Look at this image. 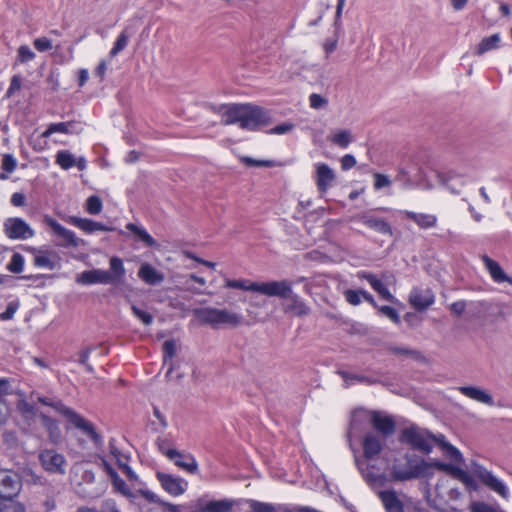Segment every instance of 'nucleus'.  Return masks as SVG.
<instances>
[{
	"instance_id": "obj_1",
	"label": "nucleus",
	"mask_w": 512,
	"mask_h": 512,
	"mask_svg": "<svg viewBox=\"0 0 512 512\" xmlns=\"http://www.w3.org/2000/svg\"><path fill=\"white\" fill-rule=\"evenodd\" d=\"M37 401L42 405L51 407L57 413L66 419V429H77L82 435L86 436L95 447L103 445V437L97 431L95 425L84 418L73 408L66 406L61 400L52 399L46 396H38Z\"/></svg>"
},
{
	"instance_id": "obj_2",
	"label": "nucleus",
	"mask_w": 512,
	"mask_h": 512,
	"mask_svg": "<svg viewBox=\"0 0 512 512\" xmlns=\"http://www.w3.org/2000/svg\"><path fill=\"white\" fill-rule=\"evenodd\" d=\"M367 424H370L383 439L392 436L396 431V423L392 416L382 411L358 408L352 413L348 437L351 438L361 432Z\"/></svg>"
},
{
	"instance_id": "obj_3",
	"label": "nucleus",
	"mask_w": 512,
	"mask_h": 512,
	"mask_svg": "<svg viewBox=\"0 0 512 512\" xmlns=\"http://www.w3.org/2000/svg\"><path fill=\"white\" fill-rule=\"evenodd\" d=\"M110 269H91L85 270L78 274L76 282L80 285H93V284H119L122 283L126 270L121 258L113 256L109 261Z\"/></svg>"
},
{
	"instance_id": "obj_4",
	"label": "nucleus",
	"mask_w": 512,
	"mask_h": 512,
	"mask_svg": "<svg viewBox=\"0 0 512 512\" xmlns=\"http://www.w3.org/2000/svg\"><path fill=\"white\" fill-rule=\"evenodd\" d=\"M194 316L201 325H207L213 329L237 327L242 319L238 313L213 307L195 309Z\"/></svg>"
},
{
	"instance_id": "obj_5",
	"label": "nucleus",
	"mask_w": 512,
	"mask_h": 512,
	"mask_svg": "<svg viewBox=\"0 0 512 512\" xmlns=\"http://www.w3.org/2000/svg\"><path fill=\"white\" fill-rule=\"evenodd\" d=\"M404 464H393L391 476L394 481H407L432 477L431 465L417 455L406 454Z\"/></svg>"
},
{
	"instance_id": "obj_6",
	"label": "nucleus",
	"mask_w": 512,
	"mask_h": 512,
	"mask_svg": "<svg viewBox=\"0 0 512 512\" xmlns=\"http://www.w3.org/2000/svg\"><path fill=\"white\" fill-rule=\"evenodd\" d=\"M399 441L410 445L414 450L429 454L434 443L438 441V437L416 425H411L402 430Z\"/></svg>"
},
{
	"instance_id": "obj_7",
	"label": "nucleus",
	"mask_w": 512,
	"mask_h": 512,
	"mask_svg": "<svg viewBox=\"0 0 512 512\" xmlns=\"http://www.w3.org/2000/svg\"><path fill=\"white\" fill-rule=\"evenodd\" d=\"M270 123L271 116L268 110L258 105L245 104L241 129L257 131Z\"/></svg>"
},
{
	"instance_id": "obj_8",
	"label": "nucleus",
	"mask_w": 512,
	"mask_h": 512,
	"mask_svg": "<svg viewBox=\"0 0 512 512\" xmlns=\"http://www.w3.org/2000/svg\"><path fill=\"white\" fill-rule=\"evenodd\" d=\"M471 472L473 476H475L484 486L490 490L496 492L505 499L509 497V490L506 485L483 465L473 461L471 463Z\"/></svg>"
},
{
	"instance_id": "obj_9",
	"label": "nucleus",
	"mask_w": 512,
	"mask_h": 512,
	"mask_svg": "<svg viewBox=\"0 0 512 512\" xmlns=\"http://www.w3.org/2000/svg\"><path fill=\"white\" fill-rule=\"evenodd\" d=\"M431 465L432 476L434 475V470L438 469L440 471L446 472L451 475L453 478L461 481L467 490L474 492L478 491L479 485L472 475L467 473L465 470L460 468L457 465L451 463H444L440 461L428 462Z\"/></svg>"
},
{
	"instance_id": "obj_10",
	"label": "nucleus",
	"mask_w": 512,
	"mask_h": 512,
	"mask_svg": "<svg viewBox=\"0 0 512 512\" xmlns=\"http://www.w3.org/2000/svg\"><path fill=\"white\" fill-rule=\"evenodd\" d=\"M3 229L5 235L13 240H26L35 235L30 225L19 217H10L4 221Z\"/></svg>"
},
{
	"instance_id": "obj_11",
	"label": "nucleus",
	"mask_w": 512,
	"mask_h": 512,
	"mask_svg": "<svg viewBox=\"0 0 512 512\" xmlns=\"http://www.w3.org/2000/svg\"><path fill=\"white\" fill-rule=\"evenodd\" d=\"M293 282L289 280L258 282L255 287L258 293L268 297L287 299L291 296Z\"/></svg>"
},
{
	"instance_id": "obj_12",
	"label": "nucleus",
	"mask_w": 512,
	"mask_h": 512,
	"mask_svg": "<svg viewBox=\"0 0 512 512\" xmlns=\"http://www.w3.org/2000/svg\"><path fill=\"white\" fill-rule=\"evenodd\" d=\"M21 488V478L17 473L0 469V497L17 496Z\"/></svg>"
},
{
	"instance_id": "obj_13",
	"label": "nucleus",
	"mask_w": 512,
	"mask_h": 512,
	"mask_svg": "<svg viewBox=\"0 0 512 512\" xmlns=\"http://www.w3.org/2000/svg\"><path fill=\"white\" fill-rule=\"evenodd\" d=\"M39 460L46 471L64 474L66 459L65 457L53 449L43 450L39 454Z\"/></svg>"
},
{
	"instance_id": "obj_14",
	"label": "nucleus",
	"mask_w": 512,
	"mask_h": 512,
	"mask_svg": "<svg viewBox=\"0 0 512 512\" xmlns=\"http://www.w3.org/2000/svg\"><path fill=\"white\" fill-rule=\"evenodd\" d=\"M156 478L160 482L162 488L172 496L182 495L186 490L187 482H185L181 477L164 472H157Z\"/></svg>"
},
{
	"instance_id": "obj_15",
	"label": "nucleus",
	"mask_w": 512,
	"mask_h": 512,
	"mask_svg": "<svg viewBox=\"0 0 512 512\" xmlns=\"http://www.w3.org/2000/svg\"><path fill=\"white\" fill-rule=\"evenodd\" d=\"M47 225L53 230V232L62 239L58 245L61 247H78L80 244V239L76 237V234L59 222H57L53 218H46Z\"/></svg>"
},
{
	"instance_id": "obj_16",
	"label": "nucleus",
	"mask_w": 512,
	"mask_h": 512,
	"mask_svg": "<svg viewBox=\"0 0 512 512\" xmlns=\"http://www.w3.org/2000/svg\"><path fill=\"white\" fill-rule=\"evenodd\" d=\"M358 220L366 227L382 234V235H393V229L390 223L385 219L377 217L370 212H365L359 215Z\"/></svg>"
},
{
	"instance_id": "obj_17",
	"label": "nucleus",
	"mask_w": 512,
	"mask_h": 512,
	"mask_svg": "<svg viewBox=\"0 0 512 512\" xmlns=\"http://www.w3.org/2000/svg\"><path fill=\"white\" fill-rule=\"evenodd\" d=\"M39 419L42 427L47 433L48 440L55 445L61 443L63 435L59 422L45 413H40Z\"/></svg>"
},
{
	"instance_id": "obj_18",
	"label": "nucleus",
	"mask_w": 512,
	"mask_h": 512,
	"mask_svg": "<svg viewBox=\"0 0 512 512\" xmlns=\"http://www.w3.org/2000/svg\"><path fill=\"white\" fill-rule=\"evenodd\" d=\"M334 171L325 163H318L316 165V185L321 194L327 192L329 187L335 180Z\"/></svg>"
},
{
	"instance_id": "obj_19",
	"label": "nucleus",
	"mask_w": 512,
	"mask_h": 512,
	"mask_svg": "<svg viewBox=\"0 0 512 512\" xmlns=\"http://www.w3.org/2000/svg\"><path fill=\"white\" fill-rule=\"evenodd\" d=\"M457 389L462 395L478 403L485 404L487 406H494L495 404L492 395L480 387L460 386Z\"/></svg>"
},
{
	"instance_id": "obj_20",
	"label": "nucleus",
	"mask_w": 512,
	"mask_h": 512,
	"mask_svg": "<svg viewBox=\"0 0 512 512\" xmlns=\"http://www.w3.org/2000/svg\"><path fill=\"white\" fill-rule=\"evenodd\" d=\"M409 301L416 310L423 311L434 303V294L430 289L415 288L409 296Z\"/></svg>"
},
{
	"instance_id": "obj_21",
	"label": "nucleus",
	"mask_w": 512,
	"mask_h": 512,
	"mask_svg": "<svg viewBox=\"0 0 512 512\" xmlns=\"http://www.w3.org/2000/svg\"><path fill=\"white\" fill-rule=\"evenodd\" d=\"M83 131V127L80 122L77 121H67V122H58L51 123L47 129L43 132V137H49L53 133H63V134H80Z\"/></svg>"
},
{
	"instance_id": "obj_22",
	"label": "nucleus",
	"mask_w": 512,
	"mask_h": 512,
	"mask_svg": "<svg viewBox=\"0 0 512 512\" xmlns=\"http://www.w3.org/2000/svg\"><path fill=\"white\" fill-rule=\"evenodd\" d=\"M362 446L365 458L373 459L378 456L383 449L381 436L367 432L363 437Z\"/></svg>"
},
{
	"instance_id": "obj_23",
	"label": "nucleus",
	"mask_w": 512,
	"mask_h": 512,
	"mask_svg": "<svg viewBox=\"0 0 512 512\" xmlns=\"http://www.w3.org/2000/svg\"><path fill=\"white\" fill-rule=\"evenodd\" d=\"M378 496L386 512H404V504L393 489L382 490Z\"/></svg>"
},
{
	"instance_id": "obj_24",
	"label": "nucleus",
	"mask_w": 512,
	"mask_h": 512,
	"mask_svg": "<svg viewBox=\"0 0 512 512\" xmlns=\"http://www.w3.org/2000/svg\"><path fill=\"white\" fill-rule=\"evenodd\" d=\"M138 277L146 284L155 286L161 284L165 276L149 263L141 264L138 270Z\"/></svg>"
},
{
	"instance_id": "obj_25",
	"label": "nucleus",
	"mask_w": 512,
	"mask_h": 512,
	"mask_svg": "<svg viewBox=\"0 0 512 512\" xmlns=\"http://www.w3.org/2000/svg\"><path fill=\"white\" fill-rule=\"evenodd\" d=\"M70 223L89 234L94 233L95 231L116 230L114 227L107 226L101 222H97L88 218L71 217Z\"/></svg>"
},
{
	"instance_id": "obj_26",
	"label": "nucleus",
	"mask_w": 512,
	"mask_h": 512,
	"mask_svg": "<svg viewBox=\"0 0 512 512\" xmlns=\"http://www.w3.org/2000/svg\"><path fill=\"white\" fill-rule=\"evenodd\" d=\"M172 461L178 468L190 473L197 474L198 473V463L195 457L190 453H184L178 451V456L173 459H169Z\"/></svg>"
},
{
	"instance_id": "obj_27",
	"label": "nucleus",
	"mask_w": 512,
	"mask_h": 512,
	"mask_svg": "<svg viewBox=\"0 0 512 512\" xmlns=\"http://www.w3.org/2000/svg\"><path fill=\"white\" fill-rule=\"evenodd\" d=\"M244 107L245 104H227L225 114L223 119L221 120V123L223 125H232L238 123L239 127L241 128Z\"/></svg>"
},
{
	"instance_id": "obj_28",
	"label": "nucleus",
	"mask_w": 512,
	"mask_h": 512,
	"mask_svg": "<svg viewBox=\"0 0 512 512\" xmlns=\"http://www.w3.org/2000/svg\"><path fill=\"white\" fill-rule=\"evenodd\" d=\"M486 269L489 271L492 279L495 282L502 283L510 281L509 277L505 274L498 262L494 261L487 255L481 257Z\"/></svg>"
},
{
	"instance_id": "obj_29",
	"label": "nucleus",
	"mask_w": 512,
	"mask_h": 512,
	"mask_svg": "<svg viewBox=\"0 0 512 512\" xmlns=\"http://www.w3.org/2000/svg\"><path fill=\"white\" fill-rule=\"evenodd\" d=\"M405 215L409 220L415 222L422 229H429L435 227L437 224V217L433 214L406 211Z\"/></svg>"
},
{
	"instance_id": "obj_30",
	"label": "nucleus",
	"mask_w": 512,
	"mask_h": 512,
	"mask_svg": "<svg viewBox=\"0 0 512 512\" xmlns=\"http://www.w3.org/2000/svg\"><path fill=\"white\" fill-rule=\"evenodd\" d=\"M126 229L134 235L135 240L143 242L146 247L152 248L157 245L155 239L143 227L134 223H128Z\"/></svg>"
},
{
	"instance_id": "obj_31",
	"label": "nucleus",
	"mask_w": 512,
	"mask_h": 512,
	"mask_svg": "<svg viewBox=\"0 0 512 512\" xmlns=\"http://www.w3.org/2000/svg\"><path fill=\"white\" fill-rule=\"evenodd\" d=\"M29 251L35 255L34 265L36 267L48 268L50 270H53L56 267V262L49 257V251L37 249L35 247H30Z\"/></svg>"
},
{
	"instance_id": "obj_32",
	"label": "nucleus",
	"mask_w": 512,
	"mask_h": 512,
	"mask_svg": "<svg viewBox=\"0 0 512 512\" xmlns=\"http://www.w3.org/2000/svg\"><path fill=\"white\" fill-rule=\"evenodd\" d=\"M235 504V500L228 498L207 501L206 512H231Z\"/></svg>"
},
{
	"instance_id": "obj_33",
	"label": "nucleus",
	"mask_w": 512,
	"mask_h": 512,
	"mask_svg": "<svg viewBox=\"0 0 512 512\" xmlns=\"http://www.w3.org/2000/svg\"><path fill=\"white\" fill-rule=\"evenodd\" d=\"M17 408L29 426H31L35 418H39V414L41 413L33 404L25 400L19 401Z\"/></svg>"
},
{
	"instance_id": "obj_34",
	"label": "nucleus",
	"mask_w": 512,
	"mask_h": 512,
	"mask_svg": "<svg viewBox=\"0 0 512 512\" xmlns=\"http://www.w3.org/2000/svg\"><path fill=\"white\" fill-rule=\"evenodd\" d=\"M500 42H501V37H500L499 33L493 34L488 37H484L478 44L475 54L478 56H481L488 51L496 49L499 47Z\"/></svg>"
},
{
	"instance_id": "obj_35",
	"label": "nucleus",
	"mask_w": 512,
	"mask_h": 512,
	"mask_svg": "<svg viewBox=\"0 0 512 512\" xmlns=\"http://www.w3.org/2000/svg\"><path fill=\"white\" fill-rule=\"evenodd\" d=\"M287 299L291 301V304L287 306L286 311H291L298 316H305L310 313V308L293 291L291 292V296H288Z\"/></svg>"
},
{
	"instance_id": "obj_36",
	"label": "nucleus",
	"mask_w": 512,
	"mask_h": 512,
	"mask_svg": "<svg viewBox=\"0 0 512 512\" xmlns=\"http://www.w3.org/2000/svg\"><path fill=\"white\" fill-rule=\"evenodd\" d=\"M15 497H0V512H26L25 506L15 500Z\"/></svg>"
},
{
	"instance_id": "obj_37",
	"label": "nucleus",
	"mask_w": 512,
	"mask_h": 512,
	"mask_svg": "<svg viewBox=\"0 0 512 512\" xmlns=\"http://www.w3.org/2000/svg\"><path fill=\"white\" fill-rule=\"evenodd\" d=\"M258 286V282H252L247 279H226L224 287L231 289H240L243 291L257 292L255 287Z\"/></svg>"
},
{
	"instance_id": "obj_38",
	"label": "nucleus",
	"mask_w": 512,
	"mask_h": 512,
	"mask_svg": "<svg viewBox=\"0 0 512 512\" xmlns=\"http://www.w3.org/2000/svg\"><path fill=\"white\" fill-rule=\"evenodd\" d=\"M159 452L168 459H173L178 456V450L171 447V441L166 436H161L155 442Z\"/></svg>"
},
{
	"instance_id": "obj_39",
	"label": "nucleus",
	"mask_w": 512,
	"mask_h": 512,
	"mask_svg": "<svg viewBox=\"0 0 512 512\" xmlns=\"http://www.w3.org/2000/svg\"><path fill=\"white\" fill-rule=\"evenodd\" d=\"M437 442L444 450L446 456L449 457L451 460H453L456 463H461L463 461V457L460 451L456 447L445 441V437L443 435H440V438H438Z\"/></svg>"
},
{
	"instance_id": "obj_40",
	"label": "nucleus",
	"mask_w": 512,
	"mask_h": 512,
	"mask_svg": "<svg viewBox=\"0 0 512 512\" xmlns=\"http://www.w3.org/2000/svg\"><path fill=\"white\" fill-rule=\"evenodd\" d=\"M55 163L64 170H69L75 166V157L68 150H59L55 156Z\"/></svg>"
},
{
	"instance_id": "obj_41",
	"label": "nucleus",
	"mask_w": 512,
	"mask_h": 512,
	"mask_svg": "<svg viewBox=\"0 0 512 512\" xmlns=\"http://www.w3.org/2000/svg\"><path fill=\"white\" fill-rule=\"evenodd\" d=\"M25 259L22 254L14 253L10 262L7 264L6 269L14 274L21 273L24 269Z\"/></svg>"
},
{
	"instance_id": "obj_42",
	"label": "nucleus",
	"mask_w": 512,
	"mask_h": 512,
	"mask_svg": "<svg viewBox=\"0 0 512 512\" xmlns=\"http://www.w3.org/2000/svg\"><path fill=\"white\" fill-rule=\"evenodd\" d=\"M351 140L352 136L349 130H340L331 137V142L341 148H347Z\"/></svg>"
},
{
	"instance_id": "obj_43",
	"label": "nucleus",
	"mask_w": 512,
	"mask_h": 512,
	"mask_svg": "<svg viewBox=\"0 0 512 512\" xmlns=\"http://www.w3.org/2000/svg\"><path fill=\"white\" fill-rule=\"evenodd\" d=\"M129 40V35L126 30H123L117 37L112 49L110 50L109 55L111 57H115L117 54H119L121 51H123Z\"/></svg>"
},
{
	"instance_id": "obj_44",
	"label": "nucleus",
	"mask_w": 512,
	"mask_h": 512,
	"mask_svg": "<svg viewBox=\"0 0 512 512\" xmlns=\"http://www.w3.org/2000/svg\"><path fill=\"white\" fill-rule=\"evenodd\" d=\"M103 209L102 200L97 195H91L86 200V211L91 215H98Z\"/></svg>"
},
{
	"instance_id": "obj_45",
	"label": "nucleus",
	"mask_w": 512,
	"mask_h": 512,
	"mask_svg": "<svg viewBox=\"0 0 512 512\" xmlns=\"http://www.w3.org/2000/svg\"><path fill=\"white\" fill-rule=\"evenodd\" d=\"M372 288L384 300H386V301H388L390 303H395L396 302V298L391 294L389 289L384 285V283L380 279H377L376 282L373 283Z\"/></svg>"
},
{
	"instance_id": "obj_46",
	"label": "nucleus",
	"mask_w": 512,
	"mask_h": 512,
	"mask_svg": "<svg viewBox=\"0 0 512 512\" xmlns=\"http://www.w3.org/2000/svg\"><path fill=\"white\" fill-rule=\"evenodd\" d=\"M251 512H276V508L271 503L260 502L257 500H249Z\"/></svg>"
},
{
	"instance_id": "obj_47",
	"label": "nucleus",
	"mask_w": 512,
	"mask_h": 512,
	"mask_svg": "<svg viewBox=\"0 0 512 512\" xmlns=\"http://www.w3.org/2000/svg\"><path fill=\"white\" fill-rule=\"evenodd\" d=\"M469 509L470 512H506L498 507H493L481 501L472 502Z\"/></svg>"
},
{
	"instance_id": "obj_48",
	"label": "nucleus",
	"mask_w": 512,
	"mask_h": 512,
	"mask_svg": "<svg viewBox=\"0 0 512 512\" xmlns=\"http://www.w3.org/2000/svg\"><path fill=\"white\" fill-rule=\"evenodd\" d=\"M241 162L247 167H273L274 162L271 160H257L252 157L243 156Z\"/></svg>"
},
{
	"instance_id": "obj_49",
	"label": "nucleus",
	"mask_w": 512,
	"mask_h": 512,
	"mask_svg": "<svg viewBox=\"0 0 512 512\" xmlns=\"http://www.w3.org/2000/svg\"><path fill=\"white\" fill-rule=\"evenodd\" d=\"M376 309L379 311L381 315L388 317L395 324H399L401 322L400 316L395 308L387 305H378V308Z\"/></svg>"
},
{
	"instance_id": "obj_50",
	"label": "nucleus",
	"mask_w": 512,
	"mask_h": 512,
	"mask_svg": "<svg viewBox=\"0 0 512 512\" xmlns=\"http://www.w3.org/2000/svg\"><path fill=\"white\" fill-rule=\"evenodd\" d=\"M35 58V53L27 45H21L17 51V61L27 63Z\"/></svg>"
},
{
	"instance_id": "obj_51",
	"label": "nucleus",
	"mask_w": 512,
	"mask_h": 512,
	"mask_svg": "<svg viewBox=\"0 0 512 512\" xmlns=\"http://www.w3.org/2000/svg\"><path fill=\"white\" fill-rule=\"evenodd\" d=\"M17 167V160L12 154H4L2 157L1 168L6 173H12Z\"/></svg>"
},
{
	"instance_id": "obj_52",
	"label": "nucleus",
	"mask_w": 512,
	"mask_h": 512,
	"mask_svg": "<svg viewBox=\"0 0 512 512\" xmlns=\"http://www.w3.org/2000/svg\"><path fill=\"white\" fill-rule=\"evenodd\" d=\"M338 374L343 378V380L346 383H348L349 381L366 382L368 384L375 383V380H372L369 377L358 375V374H352L347 371H339Z\"/></svg>"
},
{
	"instance_id": "obj_53",
	"label": "nucleus",
	"mask_w": 512,
	"mask_h": 512,
	"mask_svg": "<svg viewBox=\"0 0 512 512\" xmlns=\"http://www.w3.org/2000/svg\"><path fill=\"white\" fill-rule=\"evenodd\" d=\"M361 293L362 289H347L344 291V298L350 305L357 306L361 303Z\"/></svg>"
},
{
	"instance_id": "obj_54",
	"label": "nucleus",
	"mask_w": 512,
	"mask_h": 512,
	"mask_svg": "<svg viewBox=\"0 0 512 512\" xmlns=\"http://www.w3.org/2000/svg\"><path fill=\"white\" fill-rule=\"evenodd\" d=\"M345 5V0H337V6H336V12H335V19H334V28H335V36H338L341 25H342V11Z\"/></svg>"
},
{
	"instance_id": "obj_55",
	"label": "nucleus",
	"mask_w": 512,
	"mask_h": 512,
	"mask_svg": "<svg viewBox=\"0 0 512 512\" xmlns=\"http://www.w3.org/2000/svg\"><path fill=\"white\" fill-rule=\"evenodd\" d=\"M131 309L133 314L145 325H149L153 322V316L149 312L137 307L136 305H132Z\"/></svg>"
},
{
	"instance_id": "obj_56",
	"label": "nucleus",
	"mask_w": 512,
	"mask_h": 512,
	"mask_svg": "<svg viewBox=\"0 0 512 512\" xmlns=\"http://www.w3.org/2000/svg\"><path fill=\"white\" fill-rule=\"evenodd\" d=\"M33 45L39 52H45L52 49V41L46 37H40L34 40Z\"/></svg>"
},
{
	"instance_id": "obj_57",
	"label": "nucleus",
	"mask_w": 512,
	"mask_h": 512,
	"mask_svg": "<svg viewBox=\"0 0 512 512\" xmlns=\"http://www.w3.org/2000/svg\"><path fill=\"white\" fill-rule=\"evenodd\" d=\"M22 86V78L20 75H14L11 78L9 88L7 89L6 95L11 97L16 91H19Z\"/></svg>"
},
{
	"instance_id": "obj_58",
	"label": "nucleus",
	"mask_w": 512,
	"mask_h": 512,
	"mask_svg": "<svg viewBox=\"0 0 512 512\" xmlns=\"http://www.w3.org/2000/svg\"><path fill=\"white\" fill-rule=\"evenodd\" d=\"M310 106L314 109H320L324 107L328 101L320 94L313 93L309 96Z\"/></svg>"
},
{
	"instance_id": "obj_59",
	"label": "nucleus",
	"mask_w": 512,
	"mask_h": 512,
	"mask_svg": "<svg viewBox=\"0 0 512 512\" xmlns=\"http://www.w3.org/2000/svg\"><path fill=\"white\" fill-rule=\"evenodd\" d=\"M112 483H113L114 488L117 491L121 492L123 495H126V496L130 495V490H129L128 485L119 475H117L115 478L112 479Z\"/></svg>"
},
{
	"instance_id": "obj_60",
	"label": "nucleus",
	"mask_w": 512,
	"mask_h": 512,
	"mask_svg": "<svg viewBox=\"0 0 512 512\" xmlns=\"http://www.w3.org/2000/svg\"><path fill=\"white\" fill-rule=\"evenodd\" d=\"M391 185V180L388 178V176L376 173L374 174V188L375 189H382L385 187H388Z\"/></svg>"
},
{
	"instance_id": "obj_61",
	"label": "nucleus",
	"mask_w": 512,
	"mask_h": 512,
	"mask_svg": "<svg viewBox=\"0 0 512 512\" xmlns=\"http://www.w3.org/2000/svg\"><path fill=\"white\" fill-rule=\"evenodd\" d=\"M179 354H163V366L167 367V374H170L175 369V361Z\"/></svg>"
},
{
	"instance_id": "obj_62",
	"label": "nucleus",
	"mask_w": 512,
	"mask_h": 512,
	"mask_svg": "<svg viewBox=\"0 0 512 512\" xmlns=\"http://www.w3.org/2000/svg\"><path fill=\"white\" fill-rule=\"evenodd\" d=\"M293 127H294L293 124L284 122V123H281V124L275 126L274 128H272L269 131V133L282 135V134L290 132L293 129Z\"/></svg>"
},
{
	"instance_id": "obj_63",
	"label": "nucleus",
	"mask_w": 512,
	"mask_h": 512,
	"mask_svg": "<svg viewBox=\"0 0 512 512\" xmlns=\"http://www.w3.org/2000/svg\"><path fill=\"white\" fill-rule=\"evenodd\" d=\"M356 165V159L351 154H346L341 159V168L342 170H349Z\"/></svg>"
},
{
	"instance_id": "obj_64",
	"label": "nucleus",
	"mask_w": 512,
	"mask_h": 512,
	"mask_svg": "<svg viewBox=\"0 0 512 512\" xmlns=\"http://www.w3.org/2000/svg\"><path fill=\"white\" fill-rule=\"evenodd\" d=\"M102 512H121V511L118 509L117 504L114 500L107 499L102 504Z\"/></svg>"
}]
</instances>
